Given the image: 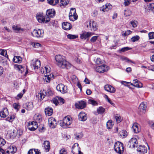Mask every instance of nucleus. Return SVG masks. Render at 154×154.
I'll use <instances>...</instances> for the list:
<instances>
[{"mask_svg": "<svg viewBox=\"0 0 154 154\" xmlns=\"http://www.w3.org/2000/svg\"><path fill=\"white\" fill-rule=\"evenodd\" d=\"M55 58L57 62V65L60 67L68 68L70 67L71 64L66 61L63 56L58 55L55 56Z\"/></svg>", "mask_w": 154, "mask_h": 154, "instance_id": "f257e3e1", "label": "nucleus"}, {"mask_svg": "<svg viewBox=\"0 0 154 154\" xmlns=\"http://www.w3.org/2000/svg\"><path fill=\"white\" fill-rule=\"evenodd\" d=\"M36 17L38 22L42 23H47L50 20V18L44 16L42 13L37 14Z\"/></svg>", "mask_w": 154, "mask_h": 154, "instance_id": "f03ea898", "label": "nucleus"}, {"mask_svg": "<svg viewBox=\"0 0 154 154\" xmlns=\"http://www.w3.org/2000/svg\"><path fill=\"white\" fill-rule=\"evenodd\" d=\"M114 148L115 151L119 154H122L123 152V144L120 142L118 141L115 143Z\"/></svg>", "mask_w": 154, "mask_h": 154, "instance_id": "7ed1b4c3", "label": "nucleus"}, {"mask_svg": "<svg viewBox=\"0 0 154 154\" xmlns=\"http://www.w3.org/2000/svg\"><path fill=\"white\" fill-rule=\"evenodd\" d=\"M72 123V119L69 117L66 116L64 118L63 121L60 122V125L65 128V126L69 125Z\"/></svg>", "mask_w": 154, "mask_h": 154, "instance_id": "20e7f679", "label": "nucleus"}, {"mask_svg": "<svg viewBox=\"0 0 154 154\" xmlns=\"http://www.w3.org/2000/svg\"><path fill=\"white\" fill-rule=\"evenodd\" d=\"M31 66L34 69H38L41 66L40 61L38 59H33L31 61Z\"/></svg>", "mask_w": 154, "mask_h": 154, "instance_id": "39448f33", "label": "nucleus"}, {"mask_svg": "<svg viewBox=\"0 0 154 154\" xmlns=\"http://www.w3.org/2000/svg\"><path fill=\"white\" fill-rule=\"evenodd\" d=\"M72 152L73 154H83L80 151L79 144L75 143L73 145L72 149Z\"/></svg>", "mask_w": 154, "mask_h": 154, "instance_id": "423d86ee", "label": "nucleus"}, {"mask_svg": "<svg viewBox=\"0 0 154 154\" xmlns=\"http://www.w3.org/2000/svg\"><path fill=\"white\" fill-rule=\"evenodd\" d=\"M32 35L37 38L42 37L43 35V31L41 29H34L32 32Z\"/></svg>", "mask_w": 154, "mask_h": 154, "instance_id": "0eeeda50", "label": "nucleus"}, {"mask_svg": "<svg viewBox=\"0 0 154 154\" xmlns=\"http://www.w3.org/2000/svg\"><path fill=\"white\" fill-rule=\"evenodd\" d=\"M94 34L92 32H84L80 34V37L81 39L85 40L88 39L90 36Z\"/></svg>", "mask_w": 154, "mask_h": 154, "instance_id": "6e6552de", "label": "nucleus"}, {"mask_svg": "<svg viewBox=\"0 0 154 154\" xmlns=\"http://www.w3.org/2000/svg\"><path fill=\"white\" fill-rule=\"evenodd\" d=\"M108 70V68L104 65L97 66L95 68V70L97 72L99 73H103L107 71Z\"/></svg>", "mask_w": 154, "mask_h": 154, "instance_id": "1a4fd4ad", "label": "nucleus"}, {"mask_svg": "<svg viewBox=\"0 0 154 154\" xmlns=\"http://www.w3.org/2000/svg\"><path fill=\"white\" fill-rule=\"evenodd\" d=\"M57 90L63 94H64L67 92L66 88L62 84H58L56 87Z\"/></svg>", "mask_w": 154, "mask_h": 154, "instance_id": "9d476101", "label": "nucleus"}, {"mask_svg": "<svg viewBox=\"0 0 154 154\" xmlns=\"http://www.w3.org/2000/svg\"><path fill=\"white\" fill-rule=\"evenodd\" d=\"M49 126L52 128H54L57 125V123L55 119L53 118L50 117L48 119Z\"/></svg>", "mask_w": 154, "mask_h": 154, "instance_id": "9b49d317", "label": "nucleus"}, {"mask_svg": "<svg viewBox=\"0 0 154 154\" xmlns=\"http://www.w3.org/2000/svg\"><path fill=\"white\" fill-rule=\"evenodd\" d=\"M17 151V148L16 146H10L7 149L6 154H14Z\"/></svg>", "mask_w": 154, "mask_h": 154, "instance_id": "f8f14e48", "label": "nucleus"}, {"mask_svg": "<svg viewBox=\"0 0 154 154\" xmlns=\"http://www.w3.org/2000/svg\"><path fill=\"white\" fill-rule=\"evenodd\" d=\"M89 27L91 31H94L97 29V26L96 23L93 20H91L89 22Z\"/></svg>", "mask_w": 154, "mask_h": 154, "instance_id": "ddd939ff", "label": "nucleus"}, {"mask_svg": "<svg viewBox=\"0 0 154 154\" xmlns=\"http://www.w3.org/2000/svg\"><path fill=\"white\" fill-rule=\"evenodd\" d=\"M104 88L105 91L111 93H114L116 91L115 88L109 85H105Z\"/></svg>", "mask_w": 154, "mask_h": 154, "instance_id": "4468645a", "label": "nucleus"}, {"mask_svg": "<svg viewBox=\"0 0 154 154\" xmlns=\"http://www.w3.org/2000/svg\"><path fill=\"white\" fill-rule=\"evenodd\" d=\"M132 128L133 131L136 133H139L141 130L140 126L138 124L135 123L133 124Z\"/></svg>", "mask_w": 154, "mask_h": 154, "instance_id": "2eb2a0df", "label": "nucleus"}, {"mask_svg": "<svg viewBox=\"0 0 154 154\" xmlns=\"http://www.w3.org/2000/svg\"><path fill=\"white\" fill-rule=\"evenodd\" d=\"M55 11L53 9H49L46 11V16L47 17H52L55 15Z\"/></svg>", "mask_w": 154, "mask_h": 154, "instance_id": "dca6fc26", "label": "nucleus"}, {"mask_svg": "<svg viewBox=\"0 0 154 154\" xmlns=\"http://www.w3.org/2000/svg\"><path fill=\"white\" fill-rule=\"evenodd\" d=\"M42 147L44 149L45 151L47 152L49 151L50 149V143L47 140L44 141Z\"/></svg>", "mask_w": 154, "mask_h": 154, "instance_id": "f3484780", "label": "nucleus"}, {"mask_svg": "<svg viewBox=\"0 0 154 154\" xmlns=\"http://www.w3.org/2000/svg\"><path fill=\"white\" fill-rule=\"evenodd\" d=\"M131 85L137 88H142V84L137 79H134L133 81V83H131Z\"/></svg>", "mask_w": 154, "mask_h": 154, "instance_id": "a211bd4d", "label": "nucleus"}, {"mask_svg": "<svg viewBox=\"0 0 154 154\" xmlns=\"http://www.w3.org/2000/svg\"><path fill=\"white\" fill-rule=\"evenodd\" d=\"M75 106L78 109H82L86 106V103L84 101H80L75 104Z\"/></svg>", "mask_w": 154, "mask_h": 154, "instance_id": "6ab92c4d", "label": "nucleus"}, {"mask_svg": "<svg viewBox=\"0 0 154 154\" xmlns=\"http://www.w3.org/2000/svg\"><path fill=\"white\" fill-rule=\"evenodd\" d=\"M147 107V104L146 102H143L141 103L139 107V110L142 113L145 112Z\"/></svg>", "mask_w": 154, "mask_h": 154, "instance_id": "aec40b11", "label": "nucleus"}, {"mask_svg": "<svg viewBox=\"0 0 154 154\" xmlns=\"http://www.w3.org/2000/svg\"><path fill=\"white\" fill-rule=\"evenodd\" d=\"M111 5L109 3H106L105 5H103L100 8V10L103 12L107 11L112 9Z\"/></svg>", "mask_w": 154, "mask_h": 154, "instance_id": "412c9836", "label": "nucleus"}, {"mask_svg": "<svg viewBox=\"0 0 154 154\" xmlns=\"http://www.w3.org/2000/svg\"><path fill=\"white\" fill-rule=\"evenodd\" d=\"M130 146V147L134 148L137 146V141L135 138H132L129 141Z\"/></svg>", "mask_w": 154, "mask_h": 154, "instance_id": "4be33fe9", "label": "nucleus"}, {"mask_svg": "<svg viewBox=\"0 0 154 154\" xmlns=\"http://www.w3.org/2000/svg\"><path fill=\"white\" fill-rule=\"evenodd\" d=\"M137 150L138 152H140V153L143 154L147 152V149L144 146L140 145L137 147Z\"/></svg>", "mask_w": 154, "mask_h": 154, "instance_id": "5701e85b", "label": "nucleus"}, {"mask_svg": "<svg viewBox=\"0 0 154 154\" xmlns=\"http://www.w3.org/2000/svg\"><path fill=\"white\" fill-rule=\"evenodd\" d=\"M8 114V109L6 108H4L0 112V116L1 117L5 118L7 116Z\"/></svg>", "mask_w": 154, "mask_h": 154, "instance_id": "b1692460", "label": "nucleus"}, {"mask_svg": "<svg viewBox=\"0 0 154 154\" xmlns=\"http://www.w3.org/2000/svg\"><path fill=\"white\" fill-rule=\"evenodd\" d=\"M63 28L65 30H70L72 27L70 23L67 22H64L62 24Z\"/></svg>", "mask_w": 154, "mask_h": 154, "instance_id": "393cba45", "label": "nucleus"}, {"mask_svg": "<svg viewBox=\"0 0 154 154\" xmlns=\"http://www.w3.org/2000/svg\"><path fill=\"white\" fill-rule=\"evenodd\" d=\"M79 120L85 121L87 119L86 114L84 112H81L79 115Z\"/></svg>", "mask_w": 154, "mask_h": 154, "instance_id": "a878e982", "label": "nucleus"}, {"mask_svg": "<svg viewBox=\"0 0 154 154\" xmlns=\"http://www.w3.org/2000/svg\"><path fill=\"white\" fill-rule=\"evenodd\" d=\"M54 75L52 74H51L49 73V74H48L45 75L44 78V80L45 82L47 83H49L52 78H54Z\"/></svg>", "mask_w": 154, "mask_h": 154, "instance_id": "bb28decb", "label": "nucleus"}, {"mask_svg": "<svg viewBox=\"0 0 154 154\" xmlns=\"http://www.w3.org/2000/svg\"><path fill=\"white\" fill-rule=\"evenodd\" d=\"M24 107L28 110H31L33 107V103L32 102L26 103L24 105Z\"/></svg>", "mask_w": 154, "mask_h": 154, "instance_id": "cd10ccee", "label": "nucleus"}, {"mask_svg": "<svg viewBox=\"0 0 154 154\" xmlns=\"http://www.w3.org/2000/svg\"><path fill=\"white\" fill-rule=\"evenodd\" d=\"M50 68L48 66L42 67L41 69V72L43 74H47L50 72Z\"/></svg>", "mask_w": 154, "mask_h": 154, "instance_id": "c85d7f7f", "label": "nucleus"}, {"mask_svg": "<svg viewBox=\"0 0 154 154\" xmlns=\"http://www.w3.org/2000/svg\"><path fill=\"white\" fill-rule=\"evenodd\" d=\"M45 113L46 115L48 116H51L53 112V110L52 108L51 107H48L45 109Z\"/></svg>", "mask_w": 154, "mask_h": 154, "instance_id": "c756f323", "label": "nucleus"}, {"mask_svg": "<svg viewBox=\"0 0 154 154\" xmlns=\"http://www.w3.org/2000/svg\"><path fill=\"white\" fill-rule=\"evenodd\" d=\"M34 119L36 121V122H40L42 120L41 115L39 114H35L34 117Z\"/></svg>", "mask_w": 154, "mask_h": 154, "instance_id": "7c9ffc66", "label": "nucleus"}, {"mask_svg": "<svg viewBox=\"0 0 154 154\" xmlns=\"http://www.w3.org/2000/svg\"><path fill=\"white\" fill-rule=\"evenodd\" d=\"M22 61V58L20 56H14L13 59V61L16 63H20Z\"/></svg>", "mask_w": 154, "mask_h": 154, "instance_id": "2f4dec72", "label": "nucleus"}, {"mask_svg": "<svg viewBox=\"0 0 154 154\" xmlns=\"http://www.w3.org/2000/svg\"><path fill=\"white\" fill-rule=\"evenodd\" d=\"M138 22L135 20H134L130 22V25L133 28H135L137 26Z\"/></svg>", "mask_w": 154, "mask_h": 154, "instance_id": "473e14b6", "label": "nucleus"}, {"mask_svg": "<svg viewBox=\"0 0 154 154\" xmlns=\"http://www.w3.org/2000/svg\"><path fill=\"white\" fill-rule=\"evenodd\" d=\"M59 2L61 7L62 6H65L69 3V0H59Z\"/></svg>", "mask_w": 154, "mask_h": 154, "instance_id": "72a5a7b5", "label": "nucleus"}, {"mask_svg": "<svg viewBox=\"0 0 154 154\" xmlns=\"http://www.w3.org/2000/svg\"><path fill=\"white\" fill-rule=\"evenodd\" d=\"M27 154H40V152L38 149H31L28 152Z\"/></svg>", "mask_w": 154, "mask_h": 154, "instance_id": "f704fd0d", "label": "nucleus"}, {"mask_svg": "<svg viewBox=\"0 0 154 154\" xmlns=\"http://www.w3.org/2000/svg\"><path fill=\"white\" fill-rule=\"evenodd\" d=\"M114 124V122L111 120H109L106 123V126L108 129L111 128Z\"/></svg>", "mask_w": 154, "mask_h": 154, "instance_id": "c9c22d12", "label": "nucleus"}, {"mask_svg": "<svg viewBox=\"0 0 154 154\" xmlns=\"http://www.w3.org/2000/svg\"><path fill=\"white\" fill-rule=\"evenodd\" d=\"M9 136L11 138H14L16 137V132L15 131V130H11L9 131Z\"/></svg>", "mask_w": 154, "mask_h": 154, "instance_id": "e433bc0d", "label": "nucleus"}, {"mask_svg": "<svg viewBox=\"0 0 154 154\" xmlns=\"http://www.w3.org/2000/svg\"><path fill=\"white\" fill-rule=\"evenodd\" d=\"M38 126L35 125V126H33L30 123L29 124L28 126V129L31 131H35L38 128Z\"/></svg>", "mask_w": 154, "mask_h": 154, "instance_id": "4c0bfd02", "label": "nucleus"}, {"mask_svg": "<svg viewBox=\"0 0 154 154\" xmlns=\"http://www.w3.org/2000/svg\"><path fill=\"white\" fill-rule=\"evenodd\" d=\"M119 136L122 138H124L127 136V132L125 130H122L119 134Z\"/></svg>", "mask_w": 154, "mask_h": 154, "instance_id": "58836bf2", "label": "nucleus"}, {"mask_svg": "<svg viewBox=\"0 0 154 154\" xmlns=\"http://www.w3.org/2000/svg\"><path fill=\"white\" fill-rule=\"evenodd\" d=\"M48 3L53 5H55L59 2V0H47Z\"/></svg>", "mask_w": 154, "mask_h": 154, "instance_id": "ea45409f", "label": "nucleus"}, {"mask_svg": "<svg viewBox=\"0 0 154 154\" xmlns=\"http://www.w3.org/2000/svg\"><path fill=\"white\" fill-rule=\"evenodd\" d=\"M45 93L43 92V91L42 92H40L38 94V98L40 100H42L44 98L45 95L44 94Z\"/></svg>", "mask_w": 154, "mask_h": 154, "instance_id": "a19ab883", "label": "nucleus"}, {"mask_svg": "<svg viewBox=\"0 0 154 154\" xmlns=\"http://www.w3.org/2000/svg\"><path fill=\"white\" fill-rule=\"evenodd\" d=\"M69 20L72 21H74L76 20L78 18L77 15H69Z\"/></svg>", "mask_w": 154, "mask_h": 154, "instance_id": "79ce46f5", "label": "nucleus"}, {"mask_svg": "<svg viewBox=\"0 0 154 154\" xmlns=\"http://www.w3.org/2000/svg\"><path fill=\"white\" fill-rule=\"evenodd\" d=\"M15 131L16 132V136L19 137L20 136L22 135L23 134V131L22 130L20 129H15Z\"/></svg>", "mask_w": 154, "mask_h": 154, "instance_id": "37998d69", "label": "nucleus"}, {"mask_svg": "<svg viewBox=\"0 0 154 154\" xmlns=\"http://www.w3.org/2000/svg\"><path fill=\"white\" fill-rule=\"evenodd\" d=\"M105 109L101 106L100 107L97 109V112L99 114H102L105 111Z\"/></svg>", "mask_w": 154, "mask_h": 154, "instance_id": "c03bdc74", "label": "nucleus"}, {"mask_svg": "<svg viewBox=\"0 0 154 154\" xmlns=\"http://www.w3.org/2000/svg\"><path fill=\"white\" fill-rule=\"evenodd\" d=\"M131 14V11L130 10L127 9L125 10L124 14L126 17L130 16Z\"/></svg>", "mask_w": 154, "mask_h": 154, "instance_id": "a18cd8bd", "label": "nucleus"}, {"mask_svg": "<svg viewBox=\"0 0 154 154\" xmlns=\"http://www.w3.org/2000/svg\"><path fill=\"white\" fill-rule=\"evenodd\" d=\"M0 54L6 57H8V56L7 54V51L6 50L3 49H0Z\"/></svg>", "mask_w": 154, "mask_h": 154, "instance_id": "49530a36", "label": "nucleus"}, {"mask_svg": "<svg viewBox=\"0 0 154 154\" xmlns=\"http://www.w3.org/2000/svg\"><path fill=\"white\" fill-rule=\"evenodd\" d=\"M13 107L15 109L18 111L20 108V106L18 103H15L13 105Z\"/></svg>", "mask_w": 154, "mask_h": 154, "instance_id": "de8ad7c7", "label": "nucleus"}, {"mask_svg": "<svg viewBox=\"0 0 154 154\" xmlns=\"http://www.w3.org/2000/svg\"><path fill=\"white\" fill-rule=\"evenodd\" d=\"M140 38V37L138 35H137L132 37L131 38V40L133 42H136Z\"/></svg>", "mask_w": 154, "mask_h": 154, "instance_id": "09e8293b", "label": "nucleus"}, {"mask_svg": "<svg viewBox=\"0 0 154 154\" xmlns=\"http://www.w3.org/2000/svg\"><path fill=\"white\" fill-rule=\"evenodd\" d=\"M12 28L14 30L17 31H24L23 29H21L15 26H13Z\"/></svg>", "mask_w": 154, "mask_h": 154, "instance_id": "8fccbe9b", "label": "nucleus"}, {"mask_svg": "<svg viewBox=\"0 0 154 154\" xmlns=\"http://www.w3.org/2000/svg\"><path fill=\"white\" fill-rule=\"evenodd\" d=\"M98 37L99 36L97 35L93 36L90 39V41L92 43H94L97 39Z\"/></svg>", "mask_w": 154, "mask_h": 154, "instance_id": "3c124183", "label": "nucleus"}, {"mask_svg": "<svg viewBox=\"0 0 154 154\" xmlns=\"http://www.w3.org/2000/svg\"><path fill=\"white\" fill-rule=\"evenodd\" d=\"M88 103L94 106H96L97 105V102L95 100L92 99H89L88 100Z\"/></svg>", "mask_w": 154, "mask_h": 154, "instance_id": "603ef678", "label": "nucleus"}, {"mask_svg": "<svg viewBox=\"0 0 154 154\" xmlns=\"http://www.w3.org/2000/svg\"><path fill=\"white\" fill-rule=\"evenodd\" d=\"M148 6L149 9L151 10L154 14V3L150 4Z\"/></svg>", "mask_w": 154, "mask_h": 154, "instance_id": "864d4df0", "label": "nucleus"}, {"mask_svg": "<svg viewBox=\"0 0 154 154\" xmlns=\"http://www.w3.org/2000/svg\"><path fill=\"white\" fill-rule=\"evenodd\" d=\"M69 15H77L76 12V10L75 8H71L70 9V12Z\"/></svg>", "mask_w": 154, "mask_h": 154, "instance_id": "5fc2aeb1", "label": "nucleus"}, {"mask_svg": "<svg viewBox=\"0 0 154 154\" xmlns=\"http://www.w3.org/2000/svg\"><path fill=\"white\" fill-rule=\"evenodd\" d=\"M5 140L0 136V146H4L5 143Z\"/></svg>", "mask_w": 154, "mask_h": 154, "instance_id": "6e6d98bb", "label": "nucleus"}, {"mask_svg": "<svg viewBox=\"0 0 154 154\" xmlns=\"http://www.w3.org/2000/svg\"><path fill=\"white\" fill-rule=\"evenodd\" d=\"M67 37L69 39H73L77 38L78 36L75 35L69 34L67 35Z\"/></svg>", "mask_w": 154, "mask_h": 154, "instance_id": "4d7b16f0", "label": "nucleus"}, {"mask_svg": "<svg viewBox=\"0 0 154 154\" xmlns=\"http://www.w3.org/2000/svg\"><path fill=\"white\" fill-rule=\"evenodd\" d=\"M131 48H129L128 47H125L121 48L120 50V52H124L127 51L131 49Z\"/></svg>", "mask_w": 154, "mask_h": 154, "instance_id": "13d9d810", "label": "nucleus"}, {"mask_svg": "<svg viewBox=\"0 0 154 154\" xmlns=\"http://www.w3.org/2000/svg\"><path fill=\"white\" fill-rule=\"evenodd\" d=\"M57 98L58 99L59 104H62L64 103V100L63 98L59 97H58V98Z\"/></svg>", "mask_w": 154, "mask_h": 154, "instance_id": "bf43d9fd", "label": "nucleus"}, {"mask_svg": "<svg viewBox=\"0 0 154 154\" xmlns=\"http://www.w3.org/2000/svg\"><path fill=\"white\" fill-rule=\"evenodd\" d=\"M31 45L33 47L35 48H38L41 46V45L38 43H32Z\"/></svg>", "mask_w": 154, "mask_h": 154, "instance_id": "052dcab7", "label": "nucleus"}, {"mask_svg": "<svg viewBox=\"0 0 154 154\" xmlns=\"http://www.w3.org/2000/svg\"><path fill=\"white\" fill-rule=\"evenodd\" d=\"M132 32L130 30H127L126 31L123 33L122 34L123 36H127L131 33Z\"/></svg>", "mask_w": 154, "mask_h": 154, "instance_id": "680f3d73", "label": "nucleus"}, {"mask_svg": "<svg viewBox=\"0 0 154 154\" xmlns=\"http://www.w3.org/2000/svg\"><path fill=\"white\" fill-rule=\"evenodd\" d=\"M148 36L149 39H154V32H150L148 33Z\"/></svg>", "mask_w": 154, "mask_h": 154, "instance_id": "e2e57ef3", "label": "nucleus"}, {"mask_svg": "<svg viewBox=\"0 0 154 154\" xmlns=\"http://www.w3.org/2000/svg\"><path fill=\"white\" fill-rule=\"evenodd\" d=\"M43 92L45 94V95L47 96L51 95L52 94V92L49 90H48L46 91H43Z\"/></svg>", "mask_w": 154, "mask_h": 154, "instance_id": "0e129e2a", "label": "nucleus"}, {"mask_svg": "<svg viewBox=\"0 0 154 154\" xmlns=\"http://www.w3.org/2000/svg\"><path fill=\"white\" fill-rule=\"evenodd\" d=\"M15 118V116H14L13 115L12 116H10L8 117L7 118V120L8 121L10 122H12L13 121L14 119Z\"/></svg>", "mask_w": 154, "mask_h": 154, "instance_id": "69168bd1", "label": "nucleus"}, {"mask_svg": "<svg viewBox=\"0 0 154 154\" xmlns=\"http://www.w3.org/2000/svg\"><path fill=\"white\" fill-rule=\"evenodd\" d=\"M17 67L19 70H20L21 71V72H23L24 68L22 66L20 65H17Z\"/></svg>", "mask_w": 154, "mask_h": 154, "instance_id": "338daca9", "label": "nucleus"}, {"mask_svg": "<svg viewBox=\"0 0 154 154\" xmlns=\"http://www.w3.org/2000/svg\"><path fill=\"white\" fill-rule=\"evenodd\" d=\"M67 151L65 149H62L60 151V154H67Z\"/></svg>", "mask_w": 154, "mask_h": 154, "instance_id": "774afa93", "label": "nucleus"}]
</instances>
